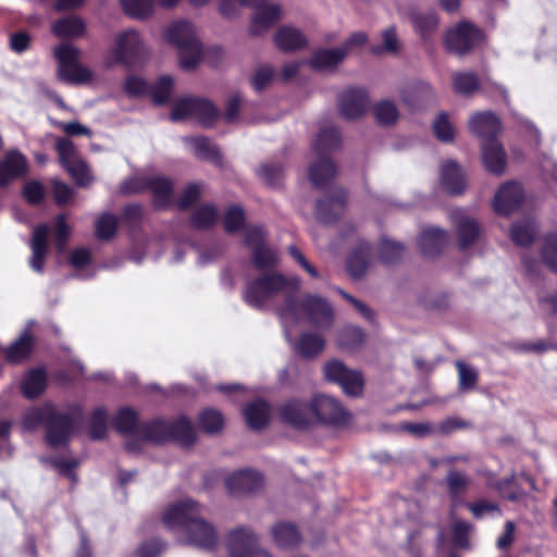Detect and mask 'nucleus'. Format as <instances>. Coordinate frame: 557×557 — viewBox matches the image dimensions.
<instances>
[{
  "label": "nucleus",
  "mask_w": 557,
  "mask_h": 557,
  "mask_svg": "<svg viewBox=\"0 0 557 557\" xmlns=\"http://www.w3.org/2000/svg\"><path fill=\"white\" fill-rule=\"evenodd\" d=\"M82 417L83 409L79 405L70 406L69 411H61L53 404H45L28 410L22 422L28 431H35L42 425L47 445L58 448L70 443Z\"/></svg>",
  "instance_id": "obj_1"
},
{
  "label": "nucleus",
  "mask_w": 557,
  "mask_h": 557,
  "mask_svg": "<svg viewBox=\"0 0 557 557\" xmlns=\"http://www.w3.org/2000/svg\"><path fill=\"white\" fill-rule=\"evenodd\" d=\"M163 523L182 530L188 542L203 549H213L218 544L214 527L201 518L199 504L190 498L181 499L165 510Z\"/></svg>",
  "instance_id": "obj_2"
},
{
  "label": "nucleus",
  "mask_w": 557,
  "mask_h": 557,
  "mask_svg": "<svg viewBox=\"0 0 557 557\" xmlns=\"http://www.w3.org/2000/svg\"><path fill=\"white\" fill-rule=\"evenodd\" d=\"M299 287L300 280L296 276L287 277L281 272L264 273L247 282L242 298L249 307L261 310L272 296L284 290L297 293Z\"/></svg>",
  "instance_id": "obj_3"
},
{
  "label": "nucleus",
  "mask_w": 557,
  "mask_h": 557,
  "mask_svg": "<svg viewBox=\"0 0 557 557\" xmlns=\"http://www.w3.org/2000/svg\"><path fill=\"white\" fill-rule=\"evenodd\" d=\"M143 441L151 443L174 442L181 447L189 448L197 441L191 421L186 416L173 420L153 419L141 426Z\"/></svg>",
  "instance_id": "obj_4"
},
{
  "label": "nucleus",
  "mask_w": 557,
  "mask_h": 557,
  "mask_svg": "<svg viewBox=\"0 0 557 557\" xmlns=\"http://www.w3.org/2000/svg\"><path fill=\"white\" fill-rule=\"evenodd\" d=\"M164 36L177 49L181 67L187 71L195 69L201 60L202 46L193 24L188 21L175 22L166 28Z\"/></svg>",
  "instance_id": "obj_5"
},
{
  "label": "nucleus",
  "mask_w": 557,
  "mask_h": 557,
  "mask_svg": "<svg viewBox=\"0 0 557 557\" xmlns=\"http://www.w3.org/2000/svg\"><path fill=\"white\" fill-rule=\"evenodd\" d=\"M284 310L292 317L297 318L304 313L307 320L317 327L329 329L333 324L334 314L330 304L313 295H307L304 299H298L296 293L286 295Z\"/></svg>",
  "instance_id": "obj_6"
},
{
  "label": "nucleus",
  "mask_w": 557,
  "mask_h": 557,
  "mask_svg": "<svg viewBox=\"0 0 557 557\" xmlns=\"http://www.w3.org/2000/svg\"><path fill=\"white\" fill-rule=\"evenodd\" d=\"M314 426L343 429L350 424L352 414L342 401L331 395L315 393L311 396Z\"/></svg>",
  "instance_id": "obj_7"
},
{
  "label": "nucleus",
  "mask_w": 557,
  "mask_h": 557,
  "mask_svg": "<svg viewBox=\"0 0 557 557\" xmlns=\"http://www.w3.org/2000/svg\"><path fill=\"white\" fill-rule=\"evenodd\" d=\"M190 116L196 117L202 127L210 128L221 117V112L211 100L203 97H184L173 103L172 121H183Z\"/></svg>",
  "instance_id": "obj_8"
},
{
  "label": "nucleus",
  "mask_w": 557,
  "mask_h": 557,
  "mask_svg": "<svg viewBox=\"0 0 557 557\" xmlns=\"http://www.w3.org/2000/svg\"><path fill=\"white\" fill-rule=\"evenodd\" d=\"M145 57V45L140 34L135 29H127L115 37V46L111 49L104 63L108 67L123 65L133 67L143 61Z\"/></svg>",
  "instance_id": "obj_9"
},
{
  "label": "nucleus",
  "mask_w": 557,
  "mask_h": 557,
  "mask_svg": "<svg viewBox=\"0 0 557 557\" xmlns=\"http://www.w3.org/2000/svg\"><path fill=\"white\" fill-rule=\"evenodd\" d=\"M483 38L481 28L469 21H460L446 29L443 44L447 52L463 57L479 46Z\"/></svg>",
  "instance_id": "obj_10"
},
{
  "label": "nucleus",
  "mask_w": 557,
  "mask_h": 557,
  "mask_svg": "<svg viewBox=\"0 0 557 557\" xmlns=\"http://www.w3.org/2000/svg\"><path fill=\"white\" fill-rule=\"evenodd\" d=\"M81 51L70 44H61L54 48V57L59 63L58 77L69 84L88 83L92 78L91 71L79 63Z\"/></svg>",
  "instance_id": "obj_11"
},
{
  "label": "nucleus",
  "mask_w": 557,
  "mask_h": 557,
  "mask_svg": "<svg viewBox=\"0 0 557 557\" xmlns=\"http://www.w3.org/2000/svg\"><path fill=\"white\" fill-rule=\"evenodd\" d=\"M324 380L337 384L343 393L350 397H359L363 393L364 380L360 371L349 369L338 359L327 361L323 366Z\"/></svg>",
  "instance_id": "obj_12"
},
{
  "label": "nucleus",
  "mask_w": 557,
  "mask_h": 557,
  "mask_svg": "<svg viewBox=\"0 0 557 557\" xmlns=\"http://www.w3.org/2000/svg\"><path fill=\"white\" fill-rule=\"evenodd\" d=\"M324 380L337 384L343 393L350 397H359L363 393L364 380L360 371L349 369L338 359L327 361L323 366Z\"/></svg>",
  "instance_id": "obj_13"
},
{
  "label": "nucleus",
  "mask_w": 557,
  "mask_h": 557,
  "mask_svg": "<svg viewBox=\"0 0 557 557\" xmlns=\"http://www.w3.org/2000/svg\"><path fill=\"white\" fill-rule=\"evenodd\" d=\"M280 421L289 428L306 432L314 428L311 398L292 397L283 401L277 408Z\"/></svg>",
  "instance_id": "obj_14"
},
{
  "label": "nucleus",
  "mask_w": 557,
  "mask_h": 557,
  "mask_svg": "<svg viewBox=\"0 0 557 557\" xmlns=\"http://www.w3.org/2000/svg\"><path fill=\"white\" fill-rule=\"evenodd\" d=\"M227 557H271L259 546L258 536L246 527L231 530L226 537Z\"/></svg>",
  "instance_id": "obj_15"
},
{
  "label": "nucleus",
  "mask_w": 557,
  "mask_h": 557,
  "mask_svg": "<svg viewBox=\"0 0 557 557\" xmlns=\"http://www.w3.org/2000/svg\"><path fill=\"white\" fill-rule=\"evenodd\" d=\"M348 193L343 187L334 188L314 205L315 219L323 225L335 224L346 210Z\"/></svg>",
  "instance_id": "obj_16"
},
{
  "label": "nucleus",
  "mask_w": 557,
  "mask_h": 557,
  "mask_svg": "<svg viewBox=\"0 0 557 557\" xmlns=\"http://www.w3.org/2000/svg\"><path fill=\"white\" fill-rule=\"evenodd\" d=\"M370 106L369 95L364 88L350 87L339 94L337 99L338 111L346 120L352 121L361 117Z\"/></svg>",
  "instance_id": "obj_17"
},
{
  "label": "nucleus",
  "mask_w": 557,
  "mask_h": 557,
  "mask_svg": "<svg viewBox=\"0 0 557 557\" xmlns=\"http://www.w3.org/2000/svg\"><path fill=\"white\" fill-rule=\"evenodd\" d=\"M524 193L518 183L507 182L497 190L493 209L497 214L509 215L517 211L523 203Z\"/></svg>",
  "instance_id": "obj_18"
},
{
  "label": "nucleus",
  "mask_w": 557,
  "mask_h": 557,
  "mask_svg": "<svg viewBox=\"0 0 557 557\" xmlns=\"http://www.w3.org/2000/svg\"><path fill=\"white\" fill-rule=\"evenodd\" d=\"M263 476L260 472L244 469L234 472L225 481V486L231 494H251L257 493L263 487Z\"/></svg>",
  "instance_id": "obj_19"
},
{
  "label": "nucleus",
  "mask_w": 557,
  "mask_h": 557,
  "mask_svg": "<svg viewBox=\"0 0 557 557\" xmlns=\"http://www.w3.org/2000/svg\"><path fill=\"white\" fill-rule=\"evenodd\" d=\"M401 99L410 111H416L434 102L435 91L429 83L412 82L403 88Z\"/></svg>",
  "instance_id": "obj_20"
},
{
  "label": "nucleus",
  "mask_w": 557,
  "mask_h": 557,
  "mask_svg": "<svg viewBox=\"0 0 557 557\" xmlns=\"http://www.w3.org/2000/svg\"><path fill=\"white\" fill-rule=\"evenodd\" d=\"M28 162L17 150H10L0 161V187H7L13 181L26 175Z\"/></svg>",
  "instance_id": "obj_21"
},
{
  "label": "nucleus",
  "mask_w": 557,
  "mask_h": 557,
  "mask_svg": "<svg viewBox=\"0 0 557 557\" xmlns=\"http://www.w3.org/2000/svg\"><path fill=\"white\" fill-rule=\"evenodd\" d=\"M471 133L480 137L483 143L497 141V136L502 129V123L498 116L493 112L475 113L469 121Z\"/></svg>",
  "instance_id": "obj_22"
},
{
  "label": "nucleus",
  "mask_w": 557,
  "mask_h": 557,
  "mask_svg": "<svg viewBox=\"0 0 557 557\" xmlns=\"http://www.w3.org/2000/svg\"><path fill=\"white\" fill-rule=\"evenodd\" d=\"M267 0L253 3L255 13L251 17L250 33L258 36L273 26L282 15V9L278 4H267Z\"/></svg>",
  "instance_id": "obj_23"
},
{
  "label": "nucleus",
  "mask_w": 557,
  "mask_h": 557,
  "mask_svg": "<svg viewBox=\"0 0 557 557\" xmlns=\"http://www.w3.org/2000/svg\"><path fill=\"white\" fill-rule=\"evenodd\" d=\"M49 233L50 228L46 223H41L33 230L30 239L32 257L29 259V267L37 273H42L45 270V263L48 253Z\"/></svg>",
  "instance_id": "obj_24"
},
{
  "label": "nucleus",
  "mask_w": 557,
  "mask_h": 557,
  "mask_svg": "<svg viewBox=\"0 0 557 557\" xmlns=\"http://www.w3.org/2000/svg\"><path fill=\"white\" fill-rule=\"evenodd\" d=\"M448 243V234L440 227H425L419 235L418 246L425 257L438 256Z\"/></svg>",
  "instance_id": "obj_25"
},
{
  "label": "nucleus",
  "mask_w": 557,
  "mask_h": 557,
  "mask_svg": "<svg viewBox=\"0 0 557 557\" xmlns=\"http://www.w3.org/2000/svg\"><path fill=\"white\" fill-rule=\"evenodd\" d=\"M410 23L423 44L429 45L433 42L440 25V17L436 12L413 13L410 15Z\"/></svg>",
  "instance_id": "obj_26"
},
{
  "label": "nucleus",
  "mask_w": 557,
  "mask_h": 557,
  "mask_svg": "<svg viewBox=\"0 0 557 557\" xmlns=\"http://www.w3.org/2000/svg\"><path fill=\"white\" fill-rule=\"evenodd\" d=\"M441 185L449 195L458 196L463 194L467 182L457 162L448 160L442 164Z\"/></svg>",
  "instance_id": "obj_27"
},
{
  "label": "nucleus",
  "mask_w": 557,
  "mask_h": 557,
  "mask_svg": "<svg viewBox=\"0 0 557 557\" xmlns=\"http://www.w3.org/2000/svg\"><path fill=\"white\" fill-rule=\"evenodd\" d=\"M148 191L152 195V206L156 210L166 209L171 205L174 193V183L166 176H150Z\"/></svg>",
  "instance_id": "obj_28"
},
{
  "label": "nucleus",
  "mask_w": 557,
  "mask_h": 557,
  "mask_svg": "<svg viewBox=\"0 0 557 557\" xmlns=\"http://www.w3.org/2000/svg\"><path fill=\"white\" fill-rule=\"evenodd\" d=\"M317 158L308 169V176L313 187L321 189L335 177L337 168L330 156Z\"/></svg>",
  "instance_id": "obj_29"
},
{
  "label": "nucleus",
  "mask_w": 557,
  "mask_h": 557,
  "mask_svg": "<svg viewBox=\"0 0 557 557\" xmlns=\"http://www.w3.org/2000/svg\"><path fill=\"white\" fill-rule=\"evenodd\" d=\"M138 413L131 407L120 408L113 417L112 424L114 430L122 435H140L143 438L141 426Z\"/></svg>",
  "instance_id": "obj_30"
},
{
  "label": "nucleus",
  "mask_w": 557,
  "mask_h": 557,
  "mask_svg": "<svg viewBox=\"0 0 557 557\" xmlns=\"http://www.w3.org/2000/svg\"><path fill=\"white\" fill-rule=\"evenodd\" d=\"M276 47L284 52H292L305 48L308 44L306 36L293 26H282L274 35Z\"/></svg>",
  "instance_id": "obj_31"
},
{
  "label": "nucleus",
  "mask_w": 557,
  "mask_h": 557,
  "mask_svg": "<svg viewBox=\"0 0 557 557\" xmlns=\"http://www.w3.org/2000/svg\"><path fill=\"white\" fill-rule=\"evenodd\" d=\"M482 161L487 172L500 175L506 166V152L498 141L482 144Z\"/></svg>",
  "instance_id": "obj_32"
},
{
  "label": "nucleus",
  "mask_w": 557,
  "mask_h": 557,
  "mask_svg": "<svg viewBox=\"0 0 557 557\" xmlns=\"http://www.w3.org/2000/svg\"><path fill=\"white\" fill-rule=\"evenodd\" d=\"M47 372L42 368L30 369L21 382V392L28 399L39 397L47 387Z\"/></svg>",
  "instance_id": "obj_33"
},
{
  "label": "nucleus",
  "mask_w": 557,
  "mask_h": 557,
  "mask_svg": "<svg viewBox=\"0 0 557 557\" xmlns=\"http://www.w3.org/2000/svg\"><path fill=\"white\" fill-rule=\"evenodd\" d=\"M324 348V337L313 332H302L295 344V351L304 359L318 357Z\"/></svg>",
  "instance_id": "obj_34"
},
{
  "label": "nucleus",
  "mask_w": 557,
  "mask_h": 557,
  "mask_svg": "<svg viewBox=\"0 0 557 557\" xmlns=\"http://www.w3.org/2000/svg\"><path fill=\"white\" fill-rule=\"evenodd\" d=\"M342 136L336 127L322 128L313 141V151L317 157L330 156L341 147Z\"/></svg>",
  "instance_id": "obj_35"
},
{
  "label": "nucleus",
  "mask_w": 557,
  "mask_h": 557,
  "mask_svg": "<svg viewBox=\"0 0 557 557\" xmlns=\"http://www.w3.org/2000/svg\"><path fill=\"white\" fill-rule=\"evenodd\" d=\"M247 425L252 430H262L270 422V407L263 399L249 403L244 409Z\"/></svg>",
  "instance_id": "obj_36"
},
{
  "label": "nucleus",
  "mask_w": 557,
  "mask_h": 557,
  "mask_svg": "<svg viewBox=\"0 0 557 557\" xmlns=\"http://www.w3.org/2000/svg\"><path fill=\"white\" fill-rule=\"evenodd\" d=\"M86 32V24L79 16H67L57 20L52 25V33L58 38H79Z\"/></svg>",
  "instance_id": "obj_37"
},
{
  "label": "nucleus",
  "mask_w": 557,
  "mask_h": 557,
  "mask_svg": "<svg viewBox=\"0 0 557 557\" xmlns=\"http://www.w3.org/2000/svg\"><path fill=\"white\" fill-rule=\"evenodd\" d=\"M456 232L458 237V248L460 250H466L478 240L481 228L475 219L461 216L456 222Z\"/></svg>",
  "instance_id": "obj_38"
},
{
  "label": "nucleus",
  "mask_w": 557,
  "mask_h": 557,
  "mask_svg": "<svg viewBox=\"0 0 557 557\" xmlns=\"http://www.w3.org/2000/svg\"><path fill=\"white\" fill-rule=\"evenodd\" d=\"M347 55L346 48L319 49L311 55L309 65L314 70L337 66Z\"/></svg>",
  "instance_id": "obj_39"
},
{
  "label": "nucleus",
  "mask_w": 557,
  "mask_h": 557,
  "mask_svg": "<svg viewBox=\"0 0 557 557\" xmlns=\"http://www.w3.org/2000/svg\"><path fill=\"white\" fill-rule=\"evenodd\" d=\"M194 153L198 159L209 161L213 164H222V153L216 145H213L207 136H195L187 138Z\"/></svg>",
  "instance_id": "obj_40"
},
{
  "label": "nucleus",
  "mask_w": 557,
  "mask_h": 557,
  "mask_svg": "<svg viewBox=\"0 0 557 557\" xmlns=\"http://www.w3.org/2000/svg\"><path fill=\"white\" fill-rule=\"evenodd\" d=\"M272 536L275 544L283 548L296 547L301 541V534L296 524L284 521L272 527Z\"/></svg>",
  "instance_id": "obj_41"
},
{
  "label": "nucleus",
  "mask_w": 557,
  "mask_h": 557,
  "mask_svg": "<svg viewBox=\"0 0 557 557\" xmlns=\"http://www.w3.org/2000/svg\"><path fill=\"white\" fill-rule=\"evenodd\" d=\"M370 256V247L368 245H360L355 248L346 260V270L354 278H360L364 275Z\"/></svg>",
  "instance_id": "obj_42"
},
{
  "label": "nucleus",
  "mask_w": 557,
  "mask_h": 557,
  "mask_svg": "<svg viewBox=\"0 0 557 557\" xmlns=\"http://www.w3.org/2000/svg\"><path fill=\"white\" fill-rule=\"evenodd\" d=\"M34 347V336L25 331L21 337L12 343L5 350V358L9 362L18 363L27 359Z\"/></svg>",
  "instance_id": "obj_43"
},
{
  "label": "nucleus",
  "mask_w": 557,
  "mask_h": 557,
  "mask_svg": "<svg viewBox=\"0 0 557 557\" xmlns=\"http://www.w3.org/2000/svg\"><path fill=\"white\" fill-rule=\"evenodd\" d=\"M257 176L270 188L283 187L284 166L278 162L263 163L256 170Z\"/></svg>",
  "instance_id": "obj_44"
},
{
  "label": "nucleus",
  "mask_w": 557,
  "mask_h": 557,
  "mask_svg": "<svg viewBox=\"0 0 557 557\" xmlns=\"http://www.w3.org/2000/svg\"><path fill=\"white\" fill-rule=\"evenodd\" d=\"M366 333L359 326H345L337 336V344L342 349L355 351L360 348L366 342Z\"/></svg>",
  "instance_id": "obj_45"
},
{
  "label": "nucleus",
  "mask_w": 557,
  "mask_h": 557,
  "mask_svg": "<svg viewBox=\"0 0 557 557\" xmlns=\"http://www.w3.org/2000/svg\"><path fill=\"white\" fill-rule=\"evenodd\" d=\"M218 210L212 203H205L197 208L189 216V225L195 230H208L214 225Z\"/></svg>",
  "instance_id": "obj_46"
},
{
  "label": "nucleus",
  "mask_w": 557,
  "mask_h": 557,
  "mask_svg": "<svg viewBox=\"0 0 557 557\" xmlns=\"http://www.w3.org/2000/svg\"><path fill=\"white\" fill-rule=\"evenodd\" d=\"M251 263L256 270H273L278 265V257L268 245L255 247L251 251Z\"/></svg>",
  "instance_id": "obj_47"
},
{
  "label": "nucleus",
  "mask_w": 557,
  "mask_h": 557,
  "mask_svg": "<svg viewBox=\"0 0 557 557\" xmlns=\"http://www.w3.org/2000/svg\"><path fill=\"white\" fill-rule=\"evenodd\" d=\"M535 226L531 221H520L511 225L510 238L521 247L530 246L535 239Z\"/></svg>",
  "instance_id": "obj_48"
},
{
  "label": "nucleus",
  "mask_w": 557,
  "mask_h": 557,
  "mask_svg": "<svg viewBox=\"0 0 557 557\" xmlns=\"http://www.w3.org/2000/svg\"><path fill=\"white\" fill-rule=\"evenodd\" d=\"M198 423L205 433L216 434L224 428V417L219 410L207 408L200 412Z\"/></svg>",
  "instance_id": "obj_49"
},
{
  "label": "nucleus",
  "mask_w": 557,
  "mask_h": 557,
  "mask_svg": "<svg viewBox=\"0 0 557 557\" xmlns=\"http://www.w3.org/2000/svg\"><path fill=\"white\" fill-rule=\"evenodd\" d=\"M119 228L117 218L109 212L100 214L95 222V234L100 240H110Z\"/></svg>",
  "instance_id": "obj_50"
},
{
  "label": "nucleus",
  "mask_w": 557,
  "mask_h": 557,
  "mask_svg": "<svg viewBox=\"0 0 557 557\" xmlns=\"http://www.w3.org/2000/svg\"><path fill=\"white\" fill-rule=\"evenodd\" d=\"M124 13L137 20H145L153 13V0H120Z\"/></svg>",
  "instance_id": "obj_51"
},
{
  "label": "nucleus",
  "mask_w": 557,
  "mask_h": 557,
  "mask_svg": "<svg viewBox=\"0 0 557 557\" xmlns=\"http://www.w3.org/2000/svg\"><path fill=\"white\" fill-rule=\"evenodd\" d=\"M455 91L462 96H470L480 87L479 77L473 72H459L453 76Z\"/></svg>",
  "instance_id": "obj_52"
},
{
  "label": "nucleus",
  "mask_w": 557,
  "mask_h": 557,
  "mask_svg": "<svg viewBox=\"0 0 557 557\" xmlns=\"http://www.w3.org/2000/svg\"><path fill=\"white\" fill-rule=\"evenodd\" d=\"M470 482H471V480L469 476H467L466 474H463L457 470H450L447 473V476H446L447 491H448L449 497L451 498V500L454 503L457 502L462 496V494L467 491V488L470 485Z\"/></svg>",
  "instance_id": "obj_53"
},
{
  "label": "nucleus",
  "mask_w": 557,
  "mask_h": 557,
  "mask_svg": "<svg viewBox=\"0 0 557 557\" xmlns=\"http://www.w3.org/2000/svg\"><path fill=\"white\" fill-rule=\"evenodd\" d=\"M108 411L104 407H97L89 417V436L94 441H101L107 436Z\"/></svg>",
  "instance_id": "obj_54"
},
{
  "label": "nucleus",
  "mask_w": 557,
  "mask_h": 557,
  "mask_svg": "<svg viewBox=\"0 0 557 557\" xmlns=\"http://www.w3.org/2000/svg\"><path fill=\"white\" fill-rule=\"evenodd\" d=\"M404 251L405 246L401 243L382 238L380 243L379 258L384 264H395L401 259Z\"/></svg>",
  "instance_id": "obj_55"
},
{
  "label": "nucleus",
  "mask_w": 557,
  "mask_h": 557,
  "mask_svg": "<svg viewBox=\"0 0 557 557\" xmlns=\"http://www.w3.org/2000/svg\"><path fill=\"white\" fill-rule=\"evenodd\" d=\"M246 222L245 211L239 206H231L223 216V226L226 233L236 234L240 232Z\"/></svg>",
  "instance_id": "obj_56"
},
{
  "label": "nucleus",
  "mask_w": 557,
  "mask_h": 557,
  "mask_svg": "<svg viewBox=\"0 0 557 557\" xmlns=\"http://www.w3.org/2000/svg\"><path fill=\"white\" fill-rule=\"evenodd\" d=\"M173 78L171 76H161L150 89L152 102L156 106H164L168 103L173 90Z\"/></svg>",
  "instance_id": "obj_57"
},
{
  "label": "nucleus",
  "mask_w": 557,
  "mask_h": 557,
  "mask_svg": "<svg viewBox=\"0 0 557 557\" xmlns=\"http://www.w3.org/2000/svg\"><path fill=\"white\" fill-rule=\"evenodd\" d=\"M55 150L59 154L60 163L65 168L72 176H76V169H73L71 163L72 158L75 154V146L69 138H59L55 143Z\"/></svg>",
  "instance_id": "obj_58"
},
{
  "label": "nucleus",
  "mask_w": 557,
  "mask_h": 557,
  "mask_svg": "<svg viewBox=\"0 0 557 557\" xmlns=\"http://www.w3.org/2000/svg\"><path fill=\"white\" fill-rule=\"evenodd\" d=\"M541 257L544 263L557 273V233H549L544 237Z\"/></svg>",
  "instance_id": "obj_59"
},
{
  "label": "nucleus",
  "mask_w": 557,
  "mask_h": 557,
  "mask_svg": "<svg viewBox=\"0 0 557 557\" xmlns=\"http://www.w3.org/2000/svg\"><path fill=\"white\" fill-rule=\"evenodd\" d=\"M456 369L458 371V387L462 392L471 391L475 387L479 374L478 372L463 361H456Z\"/></svg>",
  "instance_id": "obj_60"
},
{
  "label": "nucleus",
  "mask_w": 557,
  "mask_h": 557,
  "mask_svg": "<svg viewBox=\"0 0 557 557\" xmlns=\"http://www.w3.org/2000/svg\"><path fill=\"white\" fill-rule=\"evenodd\" d=\"M375 120L381 125H392L398 119V110L389 100H382L373 108Z\"/></svg>",
  "instance_id": "obj_61"
},
{
  "label": "nucleus",
  "mask_w": 557,
  "mask_h": 557,
  "mask_svg": "<svg viewBox=\"0 0 557 557\" xmlns=\"http://www.w3.org/2000/svg\"><path fill=\"white\" fill-rule=\"evenodd\" d=\"M71 236V227L64 214H58L54 227V245L58 253H63Z\"/></svg>",
  "instance_id": "obj_62"
},
{
  "label": "nucleus",
  "mask_w": 557,
  "mask_h": 557,
  "mask_svg": "<svg viewBox=\"0 0 557 557\" xmlns=\"http://www.w3.org/2000/svg\"><path fill=\"white\" fill-rule=\"evenodd\" d=\"M433 131L436 138L443 143H451L455 138V129L446 112L438 114L433 123Z\"/></svg>",
  "instance_id": "obj_63"
},
{
  "label": "nucleus",
  "mask_w": 557,
  "mask_h": 557,
  "mask_svg": "<svg viewBox=\"0 0 557 557\" xmlns=\"http://www.w3.org/2000/svg\"><path fill=\"white\" fill-rule=\"evenodd\" d=\"M201 188L196 183L188 184L177 199L176 206L181 211L190 209L200 198Z\"/></svg>",
  "instance_id": "obj_64"
}]
</instances>
